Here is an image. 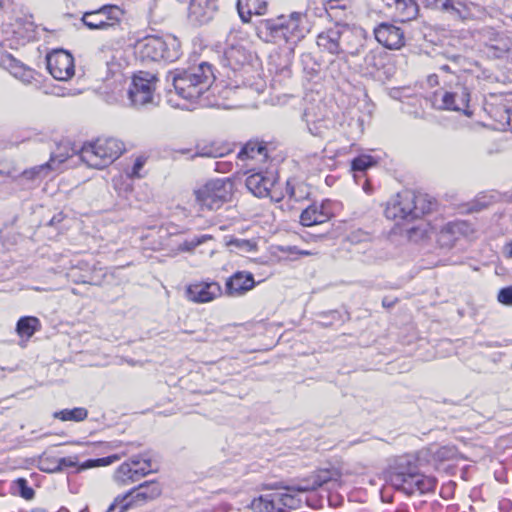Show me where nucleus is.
I'll list each match as a JSON object with an SVG mask.
<instances>
[{
	"instance_id": "cd10ccee",
	"label": "nucleus",
	"mask_w": 512,
	"mask_h": 512,
	"mask_svg": "<svg viewBox=\"0 0 512 512\" xmlns=\"http://www.w3.org/2000/svg\"><path fill=\"white\" fill-rule=\"evenodd\" d=\"M88 416V410L84 407H76L73 409H63L60 411H56L53 413V417L55 419H59L61 421H74L81 422L84 421Z\"/></svg>"
},
{
	"instance_id": "393cba45",
	"label": "nucleus",
	"mask_w": 512,
	"mask_h": 512,
	"mask_svg": "<svg viewBox=\"0 0 512 512\" xmlns=\"http://www.w3.org/2000/svg\"><path fill=\"white\" fill-rule=\"evenodd\" d=\"M40 328V320L34 316H23L16 324V332L21 338H31Z\"/></svg>"
},
{
	"instance_id": "de8ad7c7",
	"label": "nucleus",
	"mask_w": 512,
	"mask_h": 512,
	"mask_svg": "<svg viewBox=\"0 0 512 512\" xmlns=\"http://www.w3.org/2000/svg\"><path fill=\"white\" fill-rule=\"evenodd\" d=\"M427 81H428L430 86L437 85L438 84V77H437V75H431V76H429Z\"/></svg>"
},
{
	"instance_id": "0eeeda50",
	"label": "nucleus",
	"mask_w": 512,
	"mask_h": 512,
	"mask_svg": "<svg viewBox=\"0 0 512 512\" xmlns=\"http://www.w3.org/2000/svg\"><path fill=\"white\" fill-rule=\"evenodd\" d=\"M125 151V145L116 138H99L82 146L79 154L89 167L103 169L118 159Z\"/></svg>"
},
{
	"instance_id": "49530a36",
	"label": "nucleus",
	"mask_w": 512,
	"mask_h": 512,
	"mask_svg": "<svg viewBox=\"0 0 512 512\" xmlns=\"http://www.w3.org/2000/svg\"><path fill=\"white\" fill-rule=\"evenodd\" d=\"M505 112L507 114V124L512 130V106L507 108Z\"/></svg>"
},
{
	"instance_id": "ea45409f",
	"label": "nucleus",
	"mask_w": 512,
	"mask_h": 512,
	"mask_svg": "<svg viewBox=\"0 0 512 512\" xmlns=\"http://www.w3.org/2000/svg\"><path fill=\"white\" fill-rule=\"evenodd\" d=\"M146 163V158L144 156H139L135 159L134 164L131 168V170L128 172V175L131 178H140L141 177V170L144 167Z\"/></svg>"
},
{
	"instance_id": "a878e982",
	"label": "nucleus",
	"mask_w": 512,
	"mask_h": 512,
	"mask_svg": "<svg viewBox=\"0 0 512 512\" xmlns=\"http://www.w3.org/2000/svg\"><path fill=\"white\" fill-rule=\"evenodd\" d=\"M258 156L262 159L267 158V148L264 144L257 141H249L238 153V158L241 160L255 159Z\"/></svg>"
},
{
	"instance_id": "58836bf2",
	"label": "nucleus",
	"mask_w": 512,
	"mask_h": 512,
	"mask_svg": "<svg viewBox=\"0 0 512 512\" xmlns=\"http://www.w3.org/2000/svg\"><path fill=\"white\" fill-rule=\"evenodd\" d=\"M229 246H234L240 251L251 252L256 250V243L246 239H233L228 242Z\"/></svg>"
},
{
	"instance_id": "13d9d810",
	"label": "nucleus",
	"mask_w": 512,
	"mask_h": 512,
	"mask_svg": "<svg viewBox=\"0 0 512 512\" xmlns=\"http://www.w3.org/2000/svg\"><path fill=\"white\" fill-rule=\"evenodd\" d=\"M483 207H484V205H483V204H480V206H479V207H477L475 210H476V211L481 210Z\"/></svg>"
},
{
	"instance_id": "412c9836",
	"label": "nucleus",
	"mask_w": 512,
	"mask_h": 512,
	"mask_svg": "<svg viewBox=\"0 0 512 512\" xmlns=\"http://www.w3.org/2000/svg\"><path fill=\"white\" fill-rule=\"evenodd\" d=\"M489 38L486 43V53L493 58L508 57L509 52H512V39L504 34L488 31Z\"/></svg>"
},
{
	"instance_id": "f3484780",
	"label": "nucleus",
	"mask_w": 512,
	"mask_h": 512,
	"mask_svg": "<svg viewBox=\"0 0 512 512\" xmlns=\"http://www.w3.org/2000/svg\"><path fill=\"white\" fill-rule=\"evenodd\" d=\"M222 294L217 282H199L190 284L186 289L187 298L196 303H207Z\"/></svg>"
},
{
	"instance_id": "dca6fc26",
	"label": "nucleus",
	"mask_w": 512,
	"mask_h": 512,
	"mask_svg": "<svg viewBox=\"0 0 512 512\" xmlns=\"http://www.w3.org/2000/svg\"><path fill=\"white\" fill-rule=\"evenodd\" d=\"M375 39L388 49H400L405 44L404 31L390 23H380L374 30Z\"/></svg>"
},
{
	"instance_id": "1a4fd4ad",
	"label": "nucleus",
	"mask_w": 512,
	"mask_h": 512,
	"mask_svg": "<svg viewBox=\"0 0 512 512\" xmlns=\"http://www.w3.org/2000/svg\"><path fill=\"white\" fill-rule=\"evenodd\" d=\"M470 91L463 84L457 81L454 85L441 88L433 93L432 104L440 110L461 112L470 116L469 110Z\"/></svg>"
},
{
	"instance_id": "603ef678",
	"label": "nucleus",
	"mask_w": 512,
	"mask_h": 512,
	"mask_svg": "<svg viewBox=\"0 0 512 512\" xmlns=\"http://www.w3.org/2000/svg\"><path fill=\"white\" fill-rule=\"evenodd\" d=\"M440 69H441L442 71H444V72H447V73H450V72H451V69H450V67H449L448 65H442V66L440 67Z\"/></svg>"
},
{
	"instance_id": "5fc2aeb1",
	"label": "nucleus",
	"mask_w": 512,
	"mask_h": 512,
	"mask_svg": "<svg viewBox=\"0 0 512 512\" xmlns=\"http://www.w3.org/2000/svg\"><path fill=\"white\" fill-rule=\"evenodd\" d=\"M287 251H288L289 253H296V254H297L298 249H297L296 247H289V248L287 249Z\"/></svg>"
},
{
	"instance_id": "f257e3e1",
	"label": "nucleus",
	"mask_w": 512,
	"mask_h": 512,
	"mask_svg": "<svg viewBox=\"0 0 512 512\" xmlns=\"http://www.w3.org/2000/svg\"><path fill=\"white\" fill-rule=\"evenodd\" d=\"M340 478L341 474L335 468L319 469L294 486L260 495L252 500L250 508L254 512H285L287 509H298L302 503L299 493L315 491L329 484L334 488L339 485Z\"/></svg>"
},
{
	"instance_id": "6e6d98bb",
	"label": "nucleus",
	"mask_w": 512,
	"mask_h": 512,
	"mask_svg": "<svg viewBox=\"0 0 512 512\" xmlns=\"http://www.w3.org/2000/svg\"><path fill=\"white\" fill-rule=\"evenodd\" d=\"M31 512H46V511L43 509L37 508V509L32 510Z\"/></svg>"
},
{
	"instance_id": "e433bc0d",
	"label": "nucleus",
	"mask_w": 512,
	"mask_h": 512,
	"mask_svg": "<svg viewBox=\"0 0 512 512\" xmlns=\"http://www.w3.org/2000/svg\"><path fill=\"white\" fill-rule=\"evenodd\" d=\"M212 239V236L211 235H200V236H195L193 238H191L190 240H186L184 241L179 249L181 251H185V252H191L193 251L196 247H198L199 245L203 244L204 242L208 241V240H211Z\"/></svg>"
},
{
	"instance_id": "4c0bfd02",
	"label": "nucleus",
	"mask_w": 512,
	"mask_h": 512,
	"mask_svg": "<svg viewBox=\"0 0 512 512\" xmlns=\"http://www.w3.org/2000/svg\"><path fill=\"white\" fill-rule=\"evenodd\" d=\"M15 484L22 498L30 500L34 497V490L28 486V482L26 479L18 478L15 481Z\"/></svg>"
},
{
	"instance_id": "2f4dec72",
	"label": "nucleus",
	"mask_w": 512,
	"mask_h": 512,
	"mask_svg": "<svg viewBox=\"0 0 512 512\" xmlns=\"http://www.w3.org/2000/svg\"><path fill=\"white\" fill-rule=\"evenodd\" d=\"M382 56L375 51L368 52L364 57L363 68L366 74L373 75L382 66Z\"/></svg>"
},
{
	"instance_id": "7ed1b4c3",
	"label": "nucleus",
	"mask_w": 512,
	"mask_h": 512,
	"mask_svg": "<svg viewBox=\"0 0 512 512\" xmlns=\"http://www.w3.org/2000/svg\"><path fill=\"white\" fill-rule=\"evenodd\" d=\"M360 42L359 36L350 27L339 24L320 32L316 40L322 53L345 61L349 56L360 53Z\"/></svg>"
},
{
	"instance_id": "a18cd8bd",
	"label": "nucleus",
	"mask_w": 512,
	"mask_h": 512,
	"mask_svg": "<svg viewBox=\"0 0 512 512\" xmlns=\"http://www.w3.org/2000/svg\"><path fill=\"white\" fill-rule=\"evenodd\" d=\"M504 253L507 257L512 258V241L505 245Z\"/></svg>"
},
{
	"instance_id": "37998d69",
	"label": "nucleus",
	"mask_w": 512,
	"mask_h": 512,
	"mask_svg": "<svg viewBox=\"0 0 512 512\" xmlns=\"http://www.w3.org/2000/svg\"><path fill=\"white\" fill-rule=\"evenodd\" d=\"M453 2L454 0H435L434 5L436 8L444 12H450V8H452Z\"/></svg>"
},
{
	"instance_id": "473e14b6",
	"label": "nucleus",
	"mask_w": 512,
	"mask_h": 512,
	"mask_svg": "<svg viewBox=\"0 0 512 512\" xmlns=\"http://www.w3.org/2000/svg\"><path fill=\"white\" fill-rule=\"evenodd\" d=\"M51 170V163H44L22 172L21 176L28 180L42 179L48 175Z\"/></svg>"
},
{
	"instance_id": "052dcab7",
	"label": "nucleus",
	"mask_w": 512,
	"mask_h": 512,
	"mask_svg": "<svg viewBox=\"0 0 512 512\" xmlns=\"http://www.w3.org/2000/svg\"><path fill=\"white\" fill-rule=\"evenodd\" d=\"M458 58H459V56H453V60H456Z\"/></svg>"
},
{
	"instance_id": "c9c22d12",
	"label": "nucleus",
	"mask_w": 512,
	"mask_h": 512,
	"mask_svg": "<svg viewBox=\"0 0 512 512\" xmlns=\"http://www.w3.org/2000/svg\"><path fill=\"white\" fill-rule=\"evenodd\" d=\"M407 238L410 241L418 242L424 239L427 235V229L423 222L418 223L415 226H412L406 230Z\"/></svg>"
},
{
	"instance_id": "6e6552de",
	"label": "nucleus",
	"mask_w": 512,
	"mask_h": 512,
	"mask_svg": "<svg viewBox=\"0 0 512 512\" xmlns=\"http://www.w3.org/2000/svg\"><path fill=\"white\" fill-rule=\"evenodd\" d=\"M233 183L229 178H218L208 181L194 191L195 202L200 210H217L229 201Z\"/></svg>"
},
{
	"instance_id": "aec40b11",
	"label": "nucleus",
	"mask_w": 512,
	"mask_h": 512,
	"mask_svg": "<svg viewBox=\"0 0 512 512\" xmlns=\"http://www.w3.org/2000/svg\"><path fill=\"white\" fill-rule=\"evenodd\" d=\"M255 286V280L251 273L239 271L234 273L225 284V293L231 297L245 294Z\"/></svg>"
},
{
	"instance_id": "6ab92c4d",
	"label": "nucleus",
	"mask_w": 512,
	"mask_h": 512,
	"mask_svg": "<svg viewBox=\"0 0 512 512\" xmlns=\"http://www.w3.org/2000/svg\"><path fill=\"white\" fill-rule=\"evenodd\" d=\"M470 231V225L465 221L449 222L442 227L438 234V243L441 247L451 248L455 242Z\"/></svg>"
},
{
	"instance_id": "72a5a7b5",
	"label": "nucleus",
	"mask_w": 512,
	"mask_h": 512,
	"mask_svg": "<svg viewBox=\"0 0 512 512\" xmlns=\"http://www.w3.org/2000/svg\"><path fill=\"white\" fill-rule=\"evenodd\" d=\"M70 156L68 145H61L58 147V152L51 154L47 163H51V170H56L58 166L64 163Z\"/></svg>"
},
{
	"instance_id": "9b49d317",
	"label": "nucleus",
	"mask_w": 512,
	"mask_h": 512,
	"mask_svg": "<svg viewBox=\"0 0 512 512\" xmlns=\"http://www.w3.org/2000/svg\"><path fill=\"white\" fill-rule=\"evenodd\" d=\"M150 457L146 455L132 456L122 463L114 473V481L120 486H126L139 481L151 472L157 471Z\"/></svg>"
},
{
	"instance_id": "864d4df0",
	"label": "nucleus",
	"mask_w": 512,
	"mask_h": 512,
	"mask_svg": "<svg viewBox=\"0 0 512 512\" xmlns=\"http://www.w3.org/2000/svg\"><path fill=\"white\" fill-rule=\"evenodd\" d=\"M60 221H61V218H58V217L54 216V217L51 219L50 224H51V225H53L54 223H56V222H60Z\"/></svg>"
},
{
	"instance_id": "f704fd0d",
	"label": "nucleus",
	"mask_w": 512,
	"mask_h": 512,
	"mask_svg": "<svg viewBox=\"0 0 512 512\" xmlns=\"http://www.w3.org/2000/svg\"><path fill=\"white\" fill-rule=\"evenodd\" d=\"M376 161L370 155H360L353 159L352 161V170L363 172L368 168L374 166Z\"/></svg>"
},
{
	"instance_id": "bb28decb",
	"label": "nucleus",
	"mask_w": 512,
	"mask_h": 512,
	"mask_svg": "<svg viewBox=\"0 0 512 512\" xmlns=\"http://www.w3.org/2000/svg\"><path fill=\"white\" fill-rule=\"evenodd\" d=\"M9 71L10 73L25 84L32 83L34 79V71L15 59L9 60Z\"/></svg>"
},
{
	"instance_id": "ddd939ff",
	"label": "nucleus",
	"mask_w": 512,
	"mask_h": 512,
	"mask_svg": "<svg viewBox=\"0 0 512 512\" xmlns=\"http://www.w3.org/2000/svg\"><path fill=\"white\" fill-rule=\"evenodd\" d=\"M416 201L415 192L411 190H403L397 193L386 206L385 216L394 221H411L415 220L413 216L414 202Z\"/></svg>"
},
{
	"instance_id": "79ce46f5",
	"label": "nucleus",
	"mask_w": 512,
	"mask_h": 512,
	"mask_svg": "<svg viewBox=\"0 0 512 512\" xmlns=\"http://www.w3.org/2000/svg\"><path fill=\"white\" fill-rule=\"evenodd\" d=\"M455 18L465 19L466 18V9L465 6L460 1H454L452 3V8H450L449 12Z\"/></svg>"
},
{
	"instance_id": "39448f33",
	"label": "nucleus",
	"mask_w": 512,
	"mask_h": 512,
	"mask_svg": "<svg viewBox=\"0 0 512 512\" xmlns=\"http://www.w3.org/2000/svg\"><path fill=\"white\" fill-rule=\"evenodd\" d=\"M306 19V13L292 12L288 17L264 20L259 25V35L267 42H296L306 32Z\"/></svg>"
},
{
	"instance_id": "4be33fe9",
	"label": "nucleus",
	"mask_w": 512,
	"mask_h": 512,
	"mask_svg": "<svg viewBox=\"0 0 512 512\" xmlns=\"http://www.w3.org/2000/svg\"><path fill=\"white\" fill-rule=\"evenodd\" d=\"M273 175H263L262 173H254L246 178L245 184L248 190L256 197H267L275 184Z\"/></svg>"
},
{
	"instance_id": "3c124183",
	"label": "nucleus",
	"mask_w": 512,
	"mask_h": 512,
	"mask_svg": "<svg viewBox=\"0 0 512 512\" xmlns=\"http://www.w3.org/2000/svg\"><path fill=\"white\" fill-rule=\"evenodd\" d=\"M297 254L301 255V256H309V255H311V252L306 251V250H298Z\"/></svg>"
},
{
	"instance_id": "7c9ffc66",
	"label": "nucleus",
	"mask_w": 512,
	"mask_h": 512,
	"mask_svg": "<svg viewBox=\"0 0 512 512\" xmlns=\"http://www.w3.org/2000/svg\"><path fill=\"white\" fill-rule=\"evenodd\" d=\"M225 58L233 69L243 65L247 60L245 50L241 47L235 46H232L225 51Z\"/></svg>"
},
{
	"instance_id": "a19ab883",
	"label": "nucleus",
	"mask_w": 512,
	"mask_h": 512,
	"mask_svg": "<svg viewBox=\"0 0 512 512\" xmlns=\"http://www.w3.org/2000/svg\"><path fill=\"white\" fill-rule=\"evenodd\" d=\"M497 298L500 303L512 306V286L502 288Z\"/></svg>"
},
{
	"instance_id": "5701e85b",
	"label": "nucleus",
	"mask_w": 512,
	"mask_h": 512,
	"mask_svg": "<svg viewBox=\"0 0 512 512\" xmlns=\"http://www.w3.org/2000/svg\"><path fill=\"white\" fill-rule=\"evenodd\" d=\"M112 463V460L110 457H103L98 459H89L85 462L78 465V458L76 456H69V457H63L59 458L57 460V466L52 469V472H59L62 471L65 468L68 467H76L78 466V471L91 469L94 467L99 466H107Z\"/></svg>"
},
{
	"instance_id": "09e8293b",
	"label": "nucleus",
	"mask_w": 512,
	"mask_h": 512,
	"mask_svg": "<svg viewBox=\"0 0 512 512\" xmlns=\"http://www.w3.org/2000/svg\"><path fill=\"white\" fill-rule=\"evenodd\" d=\"M382 304L384 307H392L394 305V301L384 298Z\"/></svg>"
},
{
	"instance_id": "20e7f679",
	"label": "nucleus",
	"mask_w": 512,
	"mask_h": 512,
	"mask_svg": "<svg viewBox=\"0 0 512 512\" xmlns=\"http://www.w3.org/2000/svg\"><path fill=\"white\" fill-rule=\"evenodd\" d=\"M391 484L407 495L425 494L434 491L437 480L418 471L416 461L408 457L398 459L394 471L390 474Z\"/></svg>"
},
{
	"instance_id": "4d7b16f0",
	"label": "nucleus",
	"mask_w": 512,
	"mask_h": 512,
	"mask_svg": "<svg viewBox=\"0 0 512 512\" xmlns=\"http://www.w3.org/2000/svg\"><path fill=\"white\" fill-rule=\"evenodd\" d=\"M58 512H69V510L67 508L62 507L61 509L58 510Z\"/></svg>"
},
{
	"instance_id": "4468645a",
	"label": "nucleus",
	"mask_w": 512,
	"mask_h": 512,
	"mask_svg": "<svg viewBox=\"0 0 512 512\" xmlns=\"http://www.w3.org/2000/svg\"><path fill=\"white\" fill-rule=\"evenodd\" d=\"M47 69L54 79L69 80L75 73L72 55L62 49L54 50L46 57Z\"/></svg>"
},
{
	"instance_id": "bf43d9fd",
	"label": "nucleus",
	"mask_w": 512,
	"mask_h": 512,
	"mask_svg": "<svg viewBox=\"0 0 512 512\" xmlns=\"http://www.w3.org/2000/svg\"><path fill=\"white\" fill-rule=\"evenodd\" d=\"M81 512H89L87 508L83 509Z\"/></svg>"
},
{
	"instance_id": "a211bd4d",
	"label": "nucleus",
	"mask_w": 512,
	"mask_h": 512,
	"mask_svg": "<svg viewBox=\"0 0 512 512\" xmlns=\"http://www.w3.org/2000/svg\"><path fill=\"white\" fill-rule=\"evenodd\" d=\"M217 11V0H191L188 17L191 22L203 25L213 19Z\"/></svg>"
},
{
	"instance_id": "b1692460",
	"label": "nucleus",
	"mask_w": 512,
	"mask_h": 512,
	"mask_svg": "<svg viewBox=\"0 0 512 512\" xmlns=\"http://www.w3.org/2000/svg\"><path fill=\"white\" fill-rule=\"evenodd\" d=\"M330 217V213L323 205L316 204L307 207L300 215V222L303 226H313L326 222Z\"/></svg>"
},
{
	"instance_id": "423d86ee",
	"label": "nucleus",
	"mask_w": 512,
	"mask_h": 512,
	"mask_svg": "<svg viewBox=\"0 0 512 512\" xmlns=\"http://www.w3.org/2000/svg\"><path fill=\"white\" fill-rule=\"evenodd\" d=\"M136 51L142 62H174L181 55L180 43L173 36H145L137 41Z\"/></svg>"
},
{
	"instance_id": "9d476101",
	"label": "nucleus",
	"mask_w": 512,
	"mask_h": 512,
	"mask_svg": "<svg viewBox=\"0 0 512 512\" xmlns=\"http://www.w3.org/2000/svg\"><path fill=\"white\" fill-rule=\"evenodd\" d=\"M161 492L162 489L159 483L146 481L127 493L115 497L106 512H125L136 505L156 499Z\"/></svg>"
},
{
	"instance_id": "f03ea898",
	"label": "nucleus",
	"mask_w": 512,
	"mask_h": 512,
	"mask_svg": "<svg viewBox=\"0 0 512 512\" xmlns=\"http://www.w3.org/2000/svg\"><path fill=\"white\" fill-rule=\"evenodd\" d=\"M168 79L172 80L177 95L195 101L211 87L215 75L211 64L201 62L187 70L170 72Z\"/></svg>"
},
{
	"instance_id": "c85d7f7f",
	"label": "nucleus",
	"mask_w": 512,
	"mask_h": 512,
	"mask_svg": "<svg viewBox=\"0 0 512 512\" xmlns=\"http://www.w3.org/2000/svg\"><path fill=\"white\" fill-rule=\"evenodd\" d=\"M258 0H238L237 10L241 20L248 23L253 14L262 15V11L257 8Z\"/></svg>"
},
{
	"instance_id": "c03bdc74",
	"label": "nucleus",
	"mask_w": 512,
	"mask_h": 512,
	"mask_svg": "<svg viewBox=\"0 0 512 512\" xmlns=\"http://www.w3.org/2000/svg\"><path fill=\"white\" fill-rule=\"evenodd\" d=\"M341 66L342 64L337 61H333L330 63L329 71L334 78H339L340 76H342Z\"/></svg>"
},
{
	"instance_id": "680f3d73",
	"label": "nucleus",
	"mask_w": 512,
	"mask_h": 512,
	"mask_svg": "<svg viewBox=\"0 0 512 512\" xmlns=\"http://www.w3.org/2000/svg\"><path fill=\"white\" fill-rule=\"evenodd\" d=\"M396 512H406V511H401V510H398V511H396Z\"/></svg>"
},
{
	"instance_id": "c756f323",
	"label": "nucleus",
	"mask_w": 512,
	"mask_h": 512,
	"mask_svg": "<svg viewBox=\"0 0 512 512\" xmlns=\"http://www.w3.org/2000/svg\"><path fill=\"white\" fill-rule=\"evenodd\" d=\"M415 198H416V201L414 202L415 208H412L413 216L415 219H418L421 216H423L424 214L432 211V209L435 205V202L432 199L428 198V196L426 194H421V193L416 194L415 193Z\"/></svg>"
},
{
	"instance_id": "2eb2a0df",
	"label": "nucleus",
	"mask_w": 512,
	"mask_h": 512,
	"mask_svg": "<svg viewBox=\"0 0 512 512\" xmlns=\"http://www.w3.org/2000/svg\"><path fill=\"white\" fill-rule=\"evenodd\" d=\"M122 11L115 5H105L83 14L82 22L89 29H107L119 22Z\"/></svg>"
},
{
	"instance_id": "f8f14e48",
	"label": "nucleus",
	"mask_w": 512,
	"mask_h": 512,
	"mask_svg": "<svg viewBox=\"0 0 512 512\" xmlns=\"http://www.w3.org/2000/svg\"><path fill=\"white\" fill-rule=\"evenodd\" d=\"M156 82V75L150 72L139 71L135 74L128 89V98L131 105L140 108L153 104Z\"/></svg>"
},
{
	"instance_id": "8fccbe9b",
	"label": "nucleus",
	"mask_w": 512,
	"mask_h": 512,
	"mask_svg": "<svg viewBox=\"0 0 512 512\" xmlns=\"http://www.w3.org/2000/svg\"><path fill=\"white\" fill-rule=\"evenodd\" d=\"M257 8L262 11V14H264V11L266 9V3L265 2L260 3L258 1Z\"/></svg>"
}]
</instances>
